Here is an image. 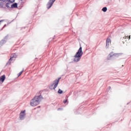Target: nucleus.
<instances>
[{"mask_svg": "<svg viewBox=\"0 0 131 131\" xmlns=\"http://www.w3.org/2000/svg\"><path fill=\"white\" fill-rule=\"evenodd\" d=\"M23 71H24V70L21 71V72H19V73H18V77H19V76H20V75H21V74H22V73H23Z\"/></svg>", "mask_w": 131, "mask_h": 131, "instance_id": "15", "label": "nucleus"}, {"mask_svg": "<svg viewBox=\"0 0 131 131\" xmlns=\"http://www.w3.org/2000/svg\"><path fill=\"white\" fill-rule=\"evenodd\" d=\"M55 1L56 0H49L47 5V9H51V8H52V6H53Z\"/></svg>", "mask_w": 131, "mask_h": 131, "instance_id": "7", "label": "nucleus"}, {"mask_svg": "<svg viewBox=\"0 0 131 131\" xmlns=\"http://www.w3.org/2000/svg\"><path fill=\"white\" fill-rule=\"evenodd\" d=\"M60 79H61V77L54 80L53 83L49 86L50 90H55L56 88L58 86V84H59V81H60Z\"/></svg>", "mask_w": 131, "mask_h": 131, "instance_id": "3", "label": "nucleus"}, {"mask_svg": "<svg viewBox=\"0 0 131 131\" xmlns=\"http://www.w3.org/2000/svg\"><path fill=\"white\" fill-rule=\"evenodd\" d=\"M5 79H6V76L5 75L2 76L0 77V81H2V82H4V81H5Z\"/></svg>", "mask_w": 131, "mask_h": 131, "instance_id": "10", "label": "nucleus"}, {"mask_svg": "<svg viewBox=\"0 0 131 131\" xmlns=\"http://www.w3.org/2000/svg\"><path fill=\"white\" fill-rule=\"evenodd\" d=\"M82 55H83L82 48L80 47L78 51L76 52V54L74 56V62H75V63L79 62L81 59V57H82Z\"/></svg>", "mask_w": 131, "mask_h": 131, "instance_id": "2", "label": "nucleus"}, {"mask_svg": "<svg viewBox=\"0 0 131 131\" xmlns=\"http://www.w3.org/2000/svg\"><path fill=\"white\" fill-rule=\"evenodd\" d=\"M10 3H7L6 6L7 8H10Z\"/></svg>", "mask_w": 131, "mask_h": 131, "instance_id": "17", "label": "nucleus"}, {"mask_svg": "<svg viewBox=\"0 0 131 131\" xmlns=\"http://www.w3.org/2000/svg\"><path fill=\"white\" fill-rule=\"evenodd\" d=\"M63 103H64V104H66V103H67V100H64V101H63Z\"/></svg>", "mask_w": 131, "mask_h": 131, "instance_id": "20", "label": "nucleus"}, {"mask_svg": "<svg viewBox=\"0 0 131 131\" xmlns=\"http://www.w3.org/2000/svg\"><path fill=\"white\" fill-rule=\"evenodd\" d=\"M121 55H122V53H114L113 52H111L108 56V59L110 60L113 56H115V57H119V56H121Z\"/></svg>", "mask_w": 131, "mask_h": 131, "instance_id": "4", "label": "nucleus"}, {"mask_svg": "<svg viewBox=\"0 0 131 131\" xmlns=\"http://www.w3.org/2000/svg\"><path fill=\"white\" fill-rule=\"evenodd\" d=\"M129 37V38H130V36H129V37Z\"/></svg>", "mask_w": 131, "mask_h": 131, "instance_id": "23", "label": "nucleus"}, {"mask_svg": "<svg viewBox=\"0 0 131 131\" xmlns=\"http://www.w3.org/2000/svg\"><path fill=\"white\" fill-rule=\"evenodd\" d=\"M26 111L24 110L21 111L19 114V118L20 120H23L25 119V116H26V114L25 113Z\"/></svg>", "mask_w": 131, "mask_h": 131, "instance_id": "6", "label": "nucleus"}, {"mask_svg": "<svg viewBox=\"0 0 131 131\" xmlns=\"http://www.w3.org/2000/svg\"><path fill=\"white\" fill-rule=\"evenodd\" d=\"M111 43V39H110V38H107L106 39V48L108 49L109 48V45Z\"/></svg>", "mask_w": 131, "mask_h": 131, "instance_id": "9", "label": "nucleus"}, {"mask_svg": "<svg viewBox=\"0 0 131 131\" xmlns=\"http://www.w3.org/2000/svg\"><path fill=\"white\" fill-rule=\"evenodd\" d=\"M6 26H7V25H5L1 30H3V29H4V28H5V27H6Z\"/></svg>", "mask_w": 131, "mask_h": 131, "instance_id": "18", "label": "nucleus"}, {"mask_svg": "<svg viewBox=\"0 0 131 131\" xmlns=\"http://www.w3.org/2000/svg\"><path fill=\"white\" fill-rule=\"evenodd\" d=\"M9 37V36L8 35H7L4 39L2 40L1 41H0V46H3V45H5V43H6V42H7V40H8V38Z\"/></svg>", "mask_w": 131, "mask_h": 131, "instance_id": "8", "label": "nucleus"}, {"mask_svg": "<svg viewBox=\"0 0 131 131\" xmlns=\"http://www.w3.org/2000/svg\"><path fill=\"white\" fill-rule=\"evenodd\" d=\"M4 21H5V19H2L0 20V24L1 23H2V22H4Z\"/></svg>", "mask_w": 131, "mask_h": 131, "instance_id": "19", "label": "nucleus"}, {"mask_svg": "<svg viewBox=\"0 0 131 131\" xmlns=\"http://www.w3.org/2000/svg\"><path fill=\"white\" fill-rule=\"evenodd\" d=\"M58 94H62L63 91L61 90V89H59L58 91Z\"/></svg>", "mask_w": 131, "mask_h": 131, "instance_id": "14", "label": "nucleus"}, {"mask_svg": "<svg viewBox=\"0 0 131 131\" xmlns=\"http://www.w3.org/2000/svg\"><path fill=\"white\" fill-rule=\"evenodd\" d=\"M108 89H110H110H111V87L109 86V87H108Z\"/></svg>", "mask_w": 131, "mask_h": 131, "instance_id": "22", "label": "nucleus"}, {"mask_svg": "<svg viewBox=\"0 0 131 131\" xmlns=\"http://www.w3.org/2000/svg\"><path fill=\"white\" fill-rule=\"evenodd\" d=\"M126 36H125L123 37L122 39L124 40L125 41H126Z\"/></svg>", "mask_w": 131, "mask_h": 131, "instance_id": "16", "label": "nucleus"}, {"mask_svg": "<svg viewBox=\"0 0 131 131\" xmlns=\"http://www.w3.org/2000/svg\"><path fill=\"white\" fill-rule=\"evenodd\" d=\"M17 58V55H16V53H13L11 56L10 58L9 59V60L7 63V65H10L11 64V61H13V60H15Z\"/></svg>", "mask_w": 131, "mask_h": 131, "instance_id": "5", "label": "nucleus"}, {"mask_svg": "<svg viewBox=\"0 0 131 131\" xmlns=\"http://www.w3.org/2000/svg\"><path fill=\"white\" fill-rule=\"evenodd\" d=\"M57 110H58V111H60V110H62V108H58Z\"/></svg>", "mask_w": 131, "mask_h": 131, "instance_id": "21", "label": "nucleus"}, {"mask_svg": "<svg viewBox=\"0 0 131 131\" xmlns=\"http://www.w3.org/2000/svg\"><path fill=\"white\" fill-rule=\"evenodd\" d=\"M103 12H107V7H103L102 9Z\"/></svg>", "mask_w": 131, "mask_h": 131, "instance_id": "12", "label": "nucleus"}, {"mask_svg": "<svg viewBox=\"0 0 131 131\" xmlns=\"http://www.w3.org/2000/svg\"><path fill=\"white\" fill-rule=\"evenodd\" d=\"M18 4L17 3H14L13 4L11 5V8H17Z\"/></svg>", "mask_w": 131, "mask_h": 131, "instance_id": "11", "label": "nucleus"}, {"mask_svg": "<svg viewBox=\"0 0 131 131\" xmlns=\"http://www.w3.org/2000/svg\"><path fill=\"white\" fill-rule=\"evenodd\" d=\"M42 96L41 95L36 96H35L30 102V105L32 107H34L35 106H37V105L39 104V103L42 100Z\"/></svg>", "mask_w": 131, "mask_h": 131, "instance_id": "1", "label": "nucleus"}, {"mask_svg": "<svg viewBox=\"0 0 131 131\" xmlns=\"http://www.w3.org/2000/svg\"><path fill=\"white\" fill-rule=\"evenodd\" d=\"M9 3H10V4H13V3L15 2V0H8Z\"/></svg>", "mask_w": 131, "mask_h": 131, "instance_id": "13", "label": "nucleus"}]
</instances>
